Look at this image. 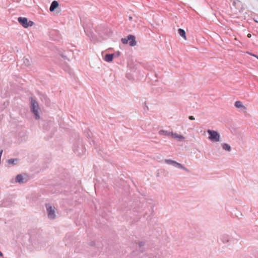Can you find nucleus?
I'll use <instances>...</instances> for the list:
<instances>
[{"instance_id": "obj_8", "label": "nucleus", "mask_w": 258, "mask_h": 258, "mask_svg": "<svg viewBox=\"0 0 258 258\" xmlns=\"http://www.w3.org/2000/svg\"><path fill=\"white\" fill-rule=\"evenodd\" d=\"M234 106L236 108L239 109L240 111L245 112L246 110V107L242 104V102L240 101H236L235 102Z\"/></svg>"}, {"instance_id": "obj_27", "label": "nucleus", "mask_w": 258, "mask_h": 258, "mask_svg": "<svg viewBox=\"0 0 258 258\" xmlns=\"http://www.w3.org/2000/svg\"><path fill=\"white\" fill-rule=\"evenodd\" d=\"M61 56H62V57H63V58H66V56H64V55L61 54Z\"/></svg>"}, {"instance_id": "obj_17", "label": "nucleus", "mask_w": 258, "mask_h": 258, "mask_svg": "<svg viewBox=\"0 0 258 258\" xmlns=\"http://www.w3.org/2000/svg\"><path fill=\"white\" fill-rule=\"evenodd\" d=\"M222 147L223 150L230 152L231 150V147L227 143H223L222 144Z\"/></svg>"}, {"instance_id": "obj_13", "label": "nucleus", "mask_w": 258, "mask_h": 258, "mask_svg": "<svg viewBox=\"0 0 258 258\" xmlns=\"http://www.w3.org/2000/svg\"><path fill=\"white\" fill-rule=\"evenodd\" d=\"M114 55V54H112V53L106 54L104 56V59L105 61H106L107 62H111L113 58Z\"/></svg>"}, {"instance_id": "obj_24", "label": "nucleus", "mask_w": 258, "mask_h": 258, "mask_svg": "<svg viewBox=\"0 0 258 258\" xmlns=\"http://www.w3.org/2000/svg\"><path fill=\"white\" fill-rule=\"evenodd\" d=\"M86 136H87L88 138H89V137H90V134H89V132H87V133H86Z\"/></svg>"}, {"instance_id": "obj_16", "label": "nucleus", "mask_w": 258, "mask_h": 258, "mask_svg": "<svg viewBox=\"0 0 258 258\" xmlns=\"http://www.w3.org/2000/svg\"><path fill=\"white\" fill-rule=\"evenodd\" d=\"M23 64L26 67H29L31 64V60L28 57H24L23 58Z\"/></svg>"}, {"instance_id": "obj_19", "label": "nucleus", "mask_w": 258, "mask_h": 258, "mask_svg": "<svg viewBox=\"0 0 258 258\" xmlns=\"http://www.w3.org/2000/svg\"><path fill=\"white\" fill-rule=\"evenodd\" d=\"M121 41L124 44H127L128 42V35L127 36V38H121Z\"/></svg>"}, {"instance_id": "obj_9", "label": "nucleus", "mask_w": 258, "mask_h": 258, "mask_svg": "<svg viewBox=\"0 0 258 258\" xmlns=\"http://www.w3.org/2000/svg\"><path fill=\"white\" fill-rule=\"evenodd\" d=\"M15 180L16 182L22 184L27 182L28 179L26 176L24 177L22 174H18L16 177Z\"/></svg>"}, {"instance_id": "obj_26", "label": "nucleus", "mask_w": 258, "mask_h": 258, "mask_svg": "<svg viewBox=\"0 0 258 258\" xmlns=\"http://www.w3.org/2000/svg\"><path fill=\"white\" fill-rule=\"evenodd\" d=\"M247 37H251V34H248Z\"/></svg>"}, {"instance_id": "obj_29", "label": "nucleus", "mask_w": 258, "mask_h": 258, "mask_svg": "<svg viewBox=\"0 0 258 258\" xmlns=\"http://www.w3.org/2000/svg\"><path fill=\"white\" fill-rule=\"evenodd\" d=\"M129 19H130V20H131L132 19V17H129Z\"/></svg>"}, {"instance_id": "obj_4", "label": "nucleus", "mask_w": 258, "mask_h": 258, "mask_svg": "<svg viewBox=\"0 0 258 258\" xmlns=\"http://www.w3.org/2000/svg\"><path fill=\"white\" fill-rule=\"evenodd\" d=\"M165 162L167 164L172 165L173 166L176 167L177 168L182 169V170L186 171L187 172H189V170L187 168H186L181 164L178 163L175 161L171 159H165Z\"/></svg>"}, {"instance_id": "obj_23", "label": "nucleus", "mask_w": 258, "mask_h": 258, "mask_svg": "<svg viewBox=\"0 0 258 258\" xmlns=\"http://www.w3.org/2000/svg\"><path fill=\"white\" fill-rule=\"evenodd\" d=\"M90 245L91 246H94L95 245V242L94 241H91L90 242Z\"/></svg>"}, {"instance_id": "obj_2", "label": "nucleus", "mask_w": 258, "mask_h": 258, "mask_svg": "<svg viewBox=\"0 0 258 258\" xmlns=\"http://www.w3.org/2000/svg\"><path fill=\"white\" fill-rule=\"evenodd\" d=\"M39 105L36 100L31 97V111L34 114V117L36 119H39L40 116L38 113Z\"/></svg>"}, {"instance_id": "obj_5", "label": "nucleus", "mask_w": 258, "mask_h": 258, "mask_svg": "<svg viewBox=\"0 0 258 258\" xmlns=\"http://www.w3.org/2000/svg\"><path fill=\"white\" fill-rule=\"evenodd\" d=\"M19 23L24 28H27L29 26H32L34 24V22L32 21H28L26 17H20L18 18Z\"/></svg>"}, {"instance_id": "obj_1", "label": "nucleus", "mask_w": 258, "mask_h": 258, "mask_svg": "<svg viewBox=\"0 0 258 258\" xmlns=\"http://www.w3.org/2000/svg\"><path fill=\"white\" fill-rule=\"evenodd\" d=\"M73 150L74 153L79 156H81L85 153V149L82 139H79L76 141L73 144Z\"/></svg>"}, {"instance_id": "obj_3", "label": "nucleus", "mask_w": 258, "mask_h": 258, "mask_svg": "<svg viewBox=\"0 0 258 258\" xmlns=\"http://www.w3.org/2000/svg\"><path fill=\"white\" fill-rule=\"evenodd\" d=\"M220 240L224 244L227 245H230L231 243H233L235 239L231 236L227 234H223L220 236Z\"/></svg>"}, {"instance_id": "obj_7", "label": "nucleus", "mask_w": 258, "mask_h": 258, "mask_svg": "<svg viewBox=\"0 0 258 258\" xmlns=\"http://www.w3.org/2000/svg\"><path fill=\"white\" fill-rule=\"evenodd\" d=\"M45 207L47 210V215L48 218L50 219H54L56 217L54 208L50 204H46Z\"/></svg>"}, {"instance_id": "obj_6", "label": "nucleus", "mask_w": 258, "mask_h": 258, "mask_svg": "<svg viewBox=\"0 0 258 258\" xmlns=\"http://www.w3.org/2000/svg\"><path fill=\"white\" fill-rule=\"evenodd\" d=\"M207 133L209 135V139L210 140L214 142H219L220 141V136L217 131L208 130Z\"/></svg>"}, {"instance_id": "obj_18", "label": "nucleus", "mask_w": 258, "mask_h": 258, "mask_svg": "<svg viewBox=\"0 0 258 258\" xmlns=\"http://www.w3.org/2000/svg\"><path fill=\"white\" fill-rule=\"evenodd\" d=\"M172 138L178 139L179 140H182L184 139L183 136L177 135L176 133H173Z\"/></svg>"}, {"instance_id": "obj_28", "label": "nucleus", "mask_w": 258, "mask_h": 258, "mask_svg": "<svg viewBox=\"0 0 258 258\" xmlns=\"http://www.w3.org/2000/svg\"><path fill=\"white\" fill-rule=\"evenodd\" d=\"M253 56H254L256 57L258 59V56H257L256 55H255L253 54Z\"/></svg>"}, {"instance_id": "obj_20", "label": "nucleus", "mask_w": 258, "mask_h": 258, "mask_svg": "<svg viewBox=\"0 0 258 258\" xmlns=\"http://www.w3.org/2000/svg\"><path fill=\"white\" fill-rule=\"evenodd\" d=\"M144 245H145V243L143 241H141V242H139V245L140 247H142V246H144Z\"/></svg>"}, {"instance_id": "obj_14", "label": "nucleus", "mask_w": 258, "mask_h": 258, "mask_svg": "<svg viewBox=\"0 0 258 258\" xmlns=\"http://www.w3.org/2000/svg\"><path fill=\"white\" fill-rule=\"evenodd\" d=\"M178 33L181 37L183 38L185 40L186 39V33H185V31L183 29H181V28L178 29Z\"/></svg>"}, {"instance_id": "obj_10", "label": "nucleus", "mask_w": 258, "mask_h": 258, "mask_svg": "<svg viewBox=\"0 0 258 258\" xmlns=\"http://www.w3.org/2000/svg\"><path fill=\"white\" fill-rule=\"evenodd\" d=\"M128 43L131 46H134L137 44L136 38L134 35L131 34L128 35Z\"/></svg>"}, {"instance_id": "obj_21", "label": "nucleus", "mask_w": 258, "mask_h": 258, "mask_svg": "<svg viewBox=\"0 0 258 258\" xmlns=\"http://www.w3.org/2000/svg\"><path fill=\"white\" fill-rule=\"evenodd\" d=\"M120 53V52H119V51H117L116 52H115V53H114V56L117 57V56H119Z\"/></svg>"}, {"instance_id": "obj_25", "label": "nucleus", "mask_w": 258, "mask_h": 258, "mask_svg": "<svg viewBox=\"0 0 258 258\" xmlns=\"http://www.w3.org/2000/svg\"><path fill=\"white\" fill-rule=\"evenodd\" d=\"M3 253L0 251V256L1 257H3Z\"/></svg>"}, {"instance_id": "obj_12", "label": "nucleus", "mask_w": 258, "mask_h": 258, "mask_svg": "<svg viewBox=\"0 0 258 258\" xmlns=\"http://www.w3.org/2000/svg\"><path fill=\"white\" fill-rule=\"evenodd\" d=\"M59 4L56 1H53L50 6L49 11L53 12L58 7Z\"/></svg>"}, {"instance_id": "obj_11", "label": "nucleus", "mask_w": 258, "mask_h": 258, "mask_svg": "<svg viewBox=\"0 0 258 258\" xmlns=\"http://www.w3.org/2000/svg\"><path fill=\"white\" fill-rule=\"evenodd\" d=\"M159 135L160 136H171L172 137L173 133L170 132L168 131H165L163 130H161L159 131Z\"/></svg>"}, {"instance_id": "obj_22", "label": "nucleus", "mask_w": 258, "mask_h": 258, "mask_svg": "<svg viewBox=\"0 0 258 258\" xmlns=\"http://www.w3.org/2000/svg\"><path fill=\"white\" fill-rule=\"evenodd\" d=\"M188 118L190 119V120H194L195 119V118L193 116H189L188 117Z\"/></svg>"}, {"instance_id": "obj_15", "label": "nucleus", "mask_w": 258, "mask_h": 258, "mask_svg": "<svg viewBox=\"0 0 258 258\" xmlns=\"http://www.w3.org/2000/svg\"><path fill=\"white\" fill-rule=\"evenodd\" d=\"M18 160H19L17 158H15V159L11 158V159L8 160V163L9 164H12L13 165H15L17 164V163L18 162Z\"/></svg>"}]
</instances>
